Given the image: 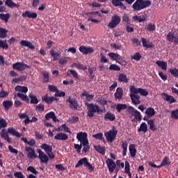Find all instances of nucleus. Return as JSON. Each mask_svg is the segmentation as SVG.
<instances>
[{
	"mask_svg": "<svg viewBox=\"0 0 178 178\" xmlns=\"http://www.w3.org/2000/svg\"><path fill=\"white\" fill-rule=\"evenodd\" d=\"M94 148L95 151L99 152V154H101V155H105V152H106L105 147H102L100 145H97V146L95 145L94 146Z\"/></svg>",
	"mask_w": 178,
	"mask_h": 178,
	"instance_id": "e433bc0d",
	"label": "nucleus"
},
{
	"mask_svg": "<svg viewBox=\"0 0 178 178\" xmlns=\"http://www.w3.org/2000/svg\"><path fill=\"white\" fill-rule=\"evenodd\" d=\"M156 65H158L162 70H168V63L165 61H161V60H157L156 62Z\"/></svg>",
	"mask_w": 178,
	"mask_h": 178,
	"instance_id": "c756f323",
	"label": "nucleus"
},
{
	"mask_svg": "<svg viewBox=\"0 0 178 178\" xmlns=\"http://www.w3.org/2000/svg\"><path fill=\"white\" fill-rule=\"evenodd\" d=\"M127 112L128 115H129V118H135V119H141V113L138 111L136 108L131 106H128V108H127Z\"/></svg>",
	"mask_w": 178,
	"mask_h": 178,
	"instance_id": "39448f33",
	"label": "nucleus"
},
{
	"mask_svg": "<svg viewBox=\"0 0 178 178\" xmlns=\"http://www.w3.org/2000/svg\"><path fill=\"white\" fill-rule=\"evenodd\" d=\"M123 0H112L111 3L113 6L115 8H118V6H120L121 9H127V7L124 5V3H122Z\"/></svg>",
	"mask_w": 178,
	"mask_h": 178,
	"instance_id": "2eb2a0df",
	"label": "nucleus"
},
{
	"mask_svg": "<svg viewBox=\"0 0 178 178\" xmlns=\"http://www.w3.org/2000/svg\"><path fill=\"white\" fill-rule=\"evenodd\" d=\"M143 131V133H147L148 131V126L147 125V123L142 122L140 125V127L138 129V132L140 133Z\"/></svg>",
	"mask_w": 178,
	"mask_h": 178,
	"instance_id": "2f4dec72",
	"label": "nucleus"
},
{
	"mask_svg": "<svg viewBox=\"0 0 178 178\" xmlns=\"http://www.w3.org/2000/svg\"><path fill=\"white\" fill-rule=\"evenodd\" d=\"M49 54L53 58L54 60H59V59H60V53L55 51L54 49H51L49 50Z\"/></svg>",
	"mask_w": 178,
	"mask_h": 178,
	"instance_id": "a211bd4d",
	"label": "nucleus"
},
{
	"mask_svg": "<svg viewBox=\"0 0 178 178\" xmlns=\"http://www.w3.org/2000/svg\"><path fill=\"white\" fill-rule=\"evenodd\" d=\"M67 102L70 104V108L71 109H74V111H77V108H79V103L76 99H72V97H69L67 99Z\"/></svg>",
	"mask_w": 178,
	"mask_h": 178,
	"instance_id": "f8f14e48",
	"label": "nucleus"
},
{
	"mask_svg": "<svg viewBox=\"0 0 178 178\" xmlns=\"http://www.w3.org/2000/svg\"><path fill=\"white\" fill-rule=\"evenodd\" d=\"M2 105L5 111H9L10 108L13 106V102L10 100H5L3 102Z\"/></svg>",
	"mask_w": 178,
	"mask_h": 178,
	"instance_id": "4be33fe9",
	"label": "nucleus"
},
{
	"mask_svg": "<svg viewBox=\"0 0 178 178\" xmlns=\"http://www.w3.org/2000/svg\"><path fill=\"white\" fill-rule=\"evenodd\" d=\"M10 18V14L6 13V14H0V19L1 20H3L6 23H8L9 19Z\"/></svg>",
	"mask_w": 178,
	"mask_h": 178,
	"instance_id": "49530a36",
	"label": "nucleus"
},
{
	"mask_svg": "<svg viewBox=\"0 0 178 178\" xmlns=\"http://www.w3.org/2000/svg\"><path fill=\"white\" fill-rule=\"evenodd\" d=\"M131 60L134 59V60H137V62H138V60L141 59V54H140V52L135 53L134 56L131 57Z\"/></svg>",
	"mask_w": 178,
	"mask_h": 178,
	"instance_id": "3c124183",
	"label": "nucleus"
},
{
	"mask_svg": "<svg viewBox=\"0 0 178 178\" xmlns=\"http://www.w3.org/2000/svg\"><path fill=\"white\" fill-rule=\"evenodd\" d=\"M82 145L83 146V152H88V151H90V145H89V143L88 142V143H85L84 144H82Z\"/></svg>",
	"mask_w": 178,
	"mask_h": 178,
	"instance_id": "0e129e2a",
	"label": "nucleus"
},
{
	"mask_svg": "<svg viewBox=\"0 0 178 178\" xmlns=\"http://www.w3.org/2000/svg\"><path fill=\"white\" fill-rule=\"evenodd\" d=\"M132 20H134V22H138L139 23H143V22L147 21V18L144 15L143 17L135 15L132 17Z\"/></svg>",
	"mask_w": 178,
	"mask_h": 178,
	"instance_id": "f704fd0d",
	"label": "nucleus"
},
{
	"mask_svg": "<svg viewBox=\"0 0 178 178\" xmlns=\"http://www.w3.org/2000/svg\"><path fill=\"white\" fill-rule=\"evenodd\" d=\"M104 136L108 143H113V140L116 138V136H118V130H116V127H113L112 129L106 132Z\"/></svg>",
	"mask_w": 178,
	"mask_h": 178,
	"instance_id": "20e7f679",
	"label": "nucleus"
},
{
	"mask_svg": "<svg viewBox=\"0 0 178 178\" xmlns=\"http://www.w3.org/2000/svg\"><path fill=\"white\" fill-rule=\"evenodd\" d=\"M88 134H87V132H79L76 134V138L80 141L81 144L86 145L88 142Z\"/></svg>",
	"mask_w": 178,
	"mask_h": 178,
	"instance_id": "6e6552de",
	"label": "nucleus"
},
{
	"mask_svg": "<svg viewBox=\"0 0 178 178\" xmlns=\"http://www.w3.org/2000/svg\"><path fill=\"white\" fill-rule=\"evenodd\" d=\"M129 149L131 158H136V155H137V149H136V145L131 144L129 147Z\"/></svg>",
	"mask_w": 178,
	"mask_h": 178,
	"instance_id": "6ab92c4d",
	"label": "nucleus"
},
{
	"mask_svg": "<svg viewBox=\"0 0 178 178\" xmlns=\"http://www.w3.org/2000/svg\"><path fill=\"white\" fill-rule=\"evenodd\" d=\"M67 138H69L67 134L62 132L58 133L54 136V140H60L61 141H66Z\"/></svg>",
	"mask_w": 178,
	"mask_h": 178,
	"instance_id": "dca6fc26",
	"label": "nucleus"
},
{
	"mask_svg": "<svg viewBox=\"0 0 178 178\" xmlns=\"http://www.w3.org/2000/svg\"><path fill=\"white\" fill-rule=\"evenodd\" d=\"M118 81L120 83H125L127 84L129 83V79H127V75L125 74H120L118 76Z\"/></svg>",
	"mask_w": 178,
	"mask_h": 178,
	"instance_id": "c85d7f7f",
	"label": "nucleus"
},
{
	"mask_svg": "<svg viewBox=\"0 0 178 178\" xmlns=\"http://www.w3.org/2000/svg\"><path fill=\"white\" fill-rule=\"evenodd\" d=\"M163 95L164 96V101H167L169 104H175L176 102V99L173 96L169 95L168 93H163Z\"/></svg>",
	"mask_w": 178,
	"mask_h": 178,
	"instance_id": "f3484780",
	"label": "nucleus"
},
{
	"mask_svg": "<svg viewBox=\"0 0 178 178\" xmlns=\"http://www.w3.org/2000/svg\"><path fill=\"white\" fill-rule=\"evenodd\" d=\"M22 17H28V19H35L38 15L37 13H31V11L26 10L22 15Z\"/></svg>",
	"mask_w": 178,
	"mask_h": 178,
	"instance_id": "ddd939ff",
	"label": "nucleus"
},
{
	"mask_svg": "<svg viewBox=\"0 0 178 178\" xmlns=\"http://www.w3.org/2000/svg\"><path fill=\"white\" fill-rule=\"evenodd\" d=\"M120 16L118 15H114L111 18V22L108 23V27H109V29H115V27L120 23Z\"/></svg>",
	"mask_w": 178,
	"mask_h": 178,
	"instance_id": "1a4fd4ad",
	"label": "nucleus"
},
{
	"mask_svg": "<svg viewBox=\"0 0 178 178\" xmlns=\"http://www.w3.org/2000/svg\"><path fill=\"white\" fill-rule=\"evenodd\" d=\"M0 136L1 138H3L5 140V138H7V137H9V132L6 131V130L5 129H2L0 134Z\"/></svg>",
	"mask_w": 178,
	"mask_h": 178,
	"instance_id": "5fc2aeb1",
	"label": "nucleus"
},
{
	"mask_svg": "<svg viewBox=\"0 0 178 178\" xmlns=\"http://www.w3.org/2000/svg\"><path fill=\"white\" fill-rule=\"evenodd\" d=\"M110 70H115V72H120V67L118 66L116 64H111L109 67Z\"/></svg>",
	"mask_w": 178,
	"mask_h": 178,
	"instance_id": "6e6d98bb",
	"label": "nucleus"
},
{
	"mask_svg": "<svg viewBox=\"0 0 178 178\" xmlns=\"http://www.w3.org/2000/svg\"><path fill=\"white\" fill-rule=\"evenodd\" d=\"M115 99H122L123 98V89L118 88L116 92L114 93Z\"/></svg>",
	"mask_w": 178,
	"mask_h": 178,
	"instance_id": "aec40b11",
	"label": "nucleus"
},
{
	"mask_svg": "<svg viewBox=\"0 0 178 178\" xmlns=\"http://www.w3.org/2000/svg\"><path fill=\"white\" fill-rule=\"evenodd\" d=\"M8 133H10V134H12V136H15V137L20 138L22 136L20 133H19V131H16V129H15V128H13V127L8 128Z\"/></svg>",
	"mask_w": 178,
	"mask_h": 178,
	"instance_id": "473e14b6",
	"label": "nucleus"
},
{
	"mask_svg": "<svg viewBox=\"0 0 178 178\" xmlns=\"http://www.w3.org/2000/svg\"><path fill=\"white\" fill-rule=\"evenodd\" d=\"M74 65L76 67H77V69H79V70H87L86 65H83V64L80 63H75Z\"/></svg>",
	"mask_w": 178,
	"mask_h": 178,
	"instance_id": "bf43d9fd",
	"label": "nucleus"
},
{
	"mask_svg": "<svg viewBox=\"0 0 178 178\" xmlns=\"http://www.w3.org/2000/svg\"><path fill=\"white\" fill-rule=\"evenodd\" d=\"M83 166L86 168V169H88L90 172H94V169H95V167L92 166L90 162H88V159L87 157H84L83 159H81L75 165V168H80V166Z\"/></svg>",
	"mask_w": 178,
	"mask_h": 178,
	"instance_id": "7ed1b4c3",
	"label": "nucleus"
},
{
	"mask_svg": "<svg viewBox=\"0 0 178 178\" xmlns=\"http://www.w3.org/2000/svg\"><path fill=\"white\" fill-rule=\"evenodd\" d=\"M127 108H129L127 104L118 103L116 105L115 109L118 112V113H120L122 111H124V109L127 110Z\"/></svg>",
	"mask_w": 178,
	"mask_h": 178,
	"instance_id": "b1692460",
	"label": "nucleus"
},
{
	"mask_svg": "<svg viewBox=\"0 0 178 178\" xmlns=\"http://www.w3.org/2000/svg\"><path fill=\"white\" fill-rule=\"evenodd\" d=\"M6 37H8V31L2 27H0V38H6Z\"/></svg>",
	"mask_w": 178,
	"mask_h": 178,
	"instance_id": "09e8293b",
	"label": "nucleus"
},
{
	"mask_svg": "<svg viewBox=\"0 0 178 178\" xmlns=\"http://www.w3.org/2000/svg\"><path fill=\"white\" fill-rule=\"evenodd\" d=\"M141 40H142V44L143 47H145V48H153L154 44L152 43L147 44V39H145V38H142Z\"/></svg>",
	"mask_w": 178,
	"mask_h": 178,
	"instance_id": "de8ad7c7",
	"label": "nucleus"
},
{
	"mask_svg": "<svg viewBox=\"0 0 178 178\" xmlns=\"http://www.w3.org/2000/svg\"><path fill=\"white\" fill-rule=\"evenodd\" d=\"M146 30L147 31H149V33H154V31L156 30V26H155V24L149 23L147 25Z\"/></svg>",
	"mask_w": 178,
	"mask_h": 178,
	"instance_id": "a19ab883",
	"label": "nucleus"
},
{
	"mask_svg": "<svg viewBox=\"0 0 178 178\" xmlns=\"http://www.w3.org/2000/svg\"><path fill=\"white\" fill-rule=\"evenodd\" d=\"M13 69L18 70V72H23L26 69H31V67L24 63L17 62L13 65Z\"/></svg>",
	"mask_w": 178,
	"mask_h": 178,
	"instance_id": "0eeeda50",
	"label": "nucleus"
},
{
	"mask_svg": "<svg viewBox=\"0 0 178 178\" xmlns=\"http://www.w3.org/2000/svg\"><path fill=\"white\" fill-rule=\"evenodd\" d=\"M116 119V116L115 114L111 113V112H107L106 115H104V120H110V122H113Z\"/></svg>",
	"mask_w": 178,
	"mask_h": 178,
	"instance_id": "393cba45",
	"label": "nucleus"
},
{
	"mask_svg": "<svg viewBox=\"0 0 178 178\" xmlns=\"http://www.w3.org/2000/svg\"><path fill=\"white\" fill-rule=\"evenodd\" d=\"M42 102H46V104H51L54 102L52 97H48V94L45 95L42 97Z\"/></svg>",
	"mask_w": 178,
	"mask_h": 178,
	"instance_id": "ea45409f",
	"label": "nucleus"
},
{
	"mask_svg": "<svg viewBox=\"0 0 178 178\" xmlns=\"http://www.w3.org/2000/svg\"><path fill=\"white\" fill-rule=\"evenodd\" d=\"M132 8L134 10L139 12V10H143V0H136L133 4Z\"/></svg>",
	"mask_w": 178,
	"mask_h": 178,
	"instance_id": "4468645a",
	"label": "nucleus"
},
{
	"mask_svg": "<svg viewBox=\"0 0 178 178\" xmlns=\"http://www.w3.org/2000/svg\"><path fill=\"white\" fill-rule=\"evenodd\" d=\"M27 171L33 173V175H38V172L35 170V168L33 166H29L27 168Z\"/></svg>",
	"mask_w": 178,
	"mask_h": 178,
	"instance_id": "680f3d73",
	"label": "nucleus"
},
{
	"mask_svg": "<svg viewBox=\"0 0 178 178\" xmlns=\"http://www.w3.org/2000/svg\"><path fill=\"white\" fill-rule=\"evenodd\" d=\"M170 163H172V162H170V160L169 159V157H168V156H165L163 159L161 165H156V164L154 163V162H152V161L149 162V166H152V168H158L159 169L163 166H170Z\"/></svg>",
	"mask_w": 178,
	"mask_h": 178,
	"instance_id": "423d86ee",
	"label": "nucleus"
},
{
	"mask_svg": "<svg viewBox=\"0 0 178 178\" xmlns=\"http://www.w3.org/2000/svg\"><path fill=\"white\" fill-rule=\"evenodd\" d=\"M5 5L8 6V8H19V5L16 4L12 0H6Z\"/></svg>",
	"mask_w": 178,
	"mask_h": 178,
	"instance_id": "c9c22d12",
	"label": "nucleus"
},
{
	"mask_svg": "<svg viewBox=\"0 0 178 178\" xmlns=\"http://www.w3.org/2000/svg\"><path fill=\"white\" fill-rule=\"evenodd\" d=\"M171 116L172 118H174V119H178V109L172 111L171 112Z\"/></svg>",
	"mask_w": 178,
	"mask_h": 178,
	"instance_id": "774afa93",
	"label": "nucleus"
},
{
	"mask_svg": "<svg viewBox=\"0 0 178 178\" xmlns=\"http://www.w3.org/2000/svg\"><path fill=\"white\" fill-rule=\"evenodd\" d=\"M15 91H19V92H24V94H26V92L29 91V88L27 86H17L15 88Z\"/></svg>",
	"mask_w": 178,
	"mask_h": 178,
	"instance_id": "bb28decb",
	"label": "nucleus"
},
{
	"mask_svg": "<svg viewBox=\"0 0 178 178\" xmlns=\"http://www.w3.org/2000/svg\"><path fill=\"white\" fill-rule=\"evenodd\" d=\"M38 152L39 154L38 158L40 160V162L42 163H48V161H49L48 156L41 149H38Z\"/></svg>",
	"mask_w": 178,
	"mask_h": 178,
	"instance_id": "9b49d317",
	"label": "nucleus"
},
{
	"mask_svg": "<svg viewBox=\"0 0 178 178\" xmlns=\"http://www.w3.org/2000/svg\"><path fill=\"white\" fill-rule=\"evenodd\" d=\"M155 113V110L152 107H149L145 111V114L150 117L154 116Z\"/></svg>",
	"mask_w": 178,
	"mask_h": 178,
	"instance_id": "a18cd8bd",
	"label": "nucleus"
},
{
	"mask_svg": "<svg viewBox=\"0 0 178 178\" xmlns=\"http://www.w3.org/2000/svg\"><path fill=\"white\" fill-rule=\"evenodd\" d=\"M88 111H87V116L91 119L95 113H98L99 115H101V113H104V110L102 109L99 105L94 104L92 103H86V104Z\"/></svg>",
	"mask_w": 178,
	"mask_h": 178,
	"instance_id": "f03ea898",
	"label": "nucleus"
},
{
	"mask_svg": "<svg viewBox=\"0 0 178 178\" xmlns=\"http://www.w3.org/2000/svg\"><path fill=\"white\" fill-rule=\"evenodd\" d=\"M55 115V112L51 111L48 113H47L44 116L46 120H49V119H52L53 116Z\"/></svg>",
	"mask_w": 178,
	"mask_h": 178,
	"instance_id": "052dcab7",
	"label": "nucleus"
},
{
	"mask_svg": "<svg viewBox=\"0 0 178 178\" xmlns=\"http://www.w3.org/2000/svg\"><path fill=\"white\" fill-rule=\"evenodd\" d=\"M85 15L88 17V19H92V17H95V16H99V12L92 11L90 13H85Z\"/></svg>",
	"mask_w": 178,
	"mask_h": 178,
	"instance_id": "37998d69",
	"label": "nucleus"
},
{
	"mask_svg": "<svg viewBox=\"0 0 178 178\" xmlns=\"http://www.w3.org/2000/svg\"><path fill=\"white\" fill-rule=\"evenodd\" d=\"M167 40L170 42H175V40H176V37L173 35V33H172L171 32H169L167 35Z\"/></svg>",
	"mask_w": 178,
	"mask_h": 178,
	"instance_id": "8fccbe9b",
	"label": "nucleus"
},
{
	"mask_svg": "<svg viewBox=\"0 0 178 178\" xmlns=\"http://www.w3.org/2000/svg\"><path fill=\"white\" fill-rule=\"evenodd\" d=\"M48 89L49 90V91H51V92H57L58 91V87H56V86L54 85H49L48 86Z\"/></svg>",
	"mask_w": 178,
	"mask_h": 178,
	"instance_id": "e2e57ef3",
	"label": "nucleus"
},
{
	"mask_svg": "<svg viewBox=\"0 0 178 178\" xmlns=\"http://www.w3.org/2000/svg\"><path fill=\"white\" fill-rule=\"evenodd\" d=\"M147 124H149V129L150 130H152V131H156V126H155V120H149L147 122Z\"/></svg>",
	"mask_w": 178,
	"mask_h": 178,
	"instance_id": "79ce46f5",
	"label": "nucleus"
},
{
	"mask_svg": "<svg viewBox=\"0 0 178 178\" xmlns=\"http://www.w3.org/2000/svg\"><path fill=\"white\" fill-rule=\"evenodd\" d=\"M54 97H66V93L58 90L57 92L55 93Z\"/></svg>",
	"mask_w": 178,
	"mask_h": 178,
	"instance_id": "69168bd1",
	"label": "nucleus"
},
{
	"mask_svg": "<svg viewBox=\"0 0 178 178\" xmlns=\"http://www.w3.org/2000/svg\"><path fill=\"white\" fill-rule=\"evenodd\" d=\"M127 140L121 141V147L122 148V156H126L127 155Z\"/></svg>",
	"mask_w": 178,
	"mask_h": 178,
	"instance_id": "5701e85b",
	"label": "nucleus"
},
{
	"mask_svg": "<svg viewBox=\"0 0 178 178\" xmlns=\"http://www.w3.org/2000/svg\"><path fill=\"white\" fill-rule=\"evenodd\" d=\"M0 47L3 48V49H8V48H9V46H8V42H6V40H0Z\"/></svg>",
	"mask_w": 178,
	"mask_h": 178,
	"instance_id": "603ef678",
	"label": "nucleus"
},
{
	"mask_svg": "<svg viewBox=\"0 0 178 178\" xmlns=\"http://www.w3.org/2000/svg\"><path fill=\"white\" fill-rule=\"evenodd\" d=\"M20 44L22 45V47H28V48L30 49H35V47L33 44V43L27 40H21Z\"/></svg>",
	"mask_w": 178,
	"mask_h": 178,
	"instance_id": "412c9836",
	"label": "nucleus"
},
{
	"mask_svg": "<svg viewBox=\"0 0 178 178\" xmlns=\"http://www.w3.org/2000/svg\"><path fill=\"white\" fill-rule=\"evenodd\" d=\"M108 56L111 58L113 60H115V62H118V60H122V57L120 56V55L116 53H113V52L109 53Z\"/></svg>",
	"mask_w": 178,
	"mask_h": 178,
	"instance_id": "72a5a7b5",
	"label": "nucleus"
},
{
	"mask_svg": "<svg viewBox=\"0 0 178 178\" xmlns=\"http://www.w3.org/2000/svg\"><path fill=\"white\" fill-rule=\"evenodd\" d=\"M106 163L107 165L108 172H110V173H113V172H115V169H116V163L111 159H107L106 160Z\"/></svg>",
	"mask_w": 178,
	"mask_h": 178,
	"instance_id": "9d476101",
	"label": "nucleus"
},
{
	"mask_svg": "<svg viewBox=\"0 0 178 178\" xmlns=\"http://www.w3.org/2000/svg\"><path fill=\"white\" fill-rule=\"evenodd\" d=\"M42 74L43 76V82L49 83V72L47 71H43L42 72Z\"/></svg>",
	"mask_w": 178,
	"mask_h": 178,
	"instance_id": "c03bdc74",
	"label": "nucleus"
},
{
	"mask_svg": "<svg viewBox=\"0 0 178 178\" xmlns=\"http://www.w3.org/2000/svg\"><path fill=\"white\" fill-rule=\"evenodd\" d=\"M97 71V67H88V72H89V77L90 80H94L95 78V72Z\"/></svg>",
	"mask_w": 178,
	"mask_h": 178,
	"instance_id": "cd10ccee",
	"label": "nucleus"
},
{
	"mask_svg": "<svg viewBox=\"0 0 178 178\" xmlns=\"http://www.w3.org/2000/svg\"><path fill=\"white\" fill-rule=\"evenodd\" d=\"M14 176L17 178H26L22 172H15Z\"/></svg>",
	"mask_w": 178,
	"mask_h": 178,
	"instance_id": "338daca9",
	"label": "nucleus"
},
{
	"mask_svg": "<svg viewBox=\"0 0 178 178\" xmlns=\"http://www.w3.org/2000/svg\"><path fill=\"white\" fill-rule=\"evenodd\" d=\"M40 148L42 149H44L46 154H49V152H52V147L47 143L42 144Z\"/></svg>",
	"mask_w": 178,
	"mask_h": 178,
	"instance_id": "a878e982",
	"label": "nucleus"
},
{
	"mask_svg": "<svg viewBox=\"0 0 178 178\" xmlns=\"http://www.w3.org/2000/svg\"><path fill=\"white\" fill-rule=\"evenodd\" d=\"M148 6H151V1L142 0L143 9H145V8H148Z\"/></svg>",
	"mask_w": 178,
	"mask_h": 178,
	"instance_id": "4d7b16f0",
	"label": "nucleus"
},
{
	"mask_svg": "<svg viewBox=\"0 0 178 178\" xmlns=\"http://www.w3.org/2000/svg\"><path fill=\"white\" fill-rule=\"evenodd\" d=\"M17 97L22 99V101H24V102H26V104H30V99L27 95H23V93L18 92L17 93Z\"/></svg>",
	"mask_w": 178,
	"mask_h": 178,
	"instance_id": "7c9ffc66",
	"label": "nucleus"
},
{
	"mask_svg": "<svg viewBox=\"0 0 178 178\" xmlns=\"http://www.w3.org/2000/svg\"><path fill=\"white\" fill-rule=\"evenodd\" d=\"M169 72L172 76H173V77H178V70L177 68L170 70Z\"/></svg>",
	"mask_w": 178,
	"mask_h": 178,
	"instance_id": "13d9d810",
	"label": "nucleus"
},
{
	"mask_svg": "<svg viewBox=\"0 0 178 178\" xmlns=\"http://www.w3.org/2000/svg\"><path fill=\"white\" fill-rule=\"evenodd\" d=\"M130 98L131 99L134 105H140L141 104V101L140 100V95H141L143 97H147L148 95V91L145 89H143L141 88H136L134 86H131L129 88Z\"/></svg>",
	"mask_w": 178,
	"mask_h": 178,
	"instance_id": "f257e3e1",
	"label": "nucleus"
},
{
	"mask_svg": "<svg viewBox=\"0 0 178 178\" xmlns=\"http://www.w3.org/2000/svg\"><path fill=\"white\" fill-rule=\"evenodd\" d=\"M103 136H104V134L101 132L97 134H93L92 136L93 138H95L96 140H99L100 141H103V143H106L105 138Z\"/></svg>",
	"mask_w": 178,
	"mask_h": 178,
	"instance_id": "58836bf2",
	"label": "nucleus"
},
{
	"mask_svg": "<svg viewBox=\"0 0 178 178\" xmlns=\"http://www.w3.org/2000/svg\"><path fill=\"white\" fill-rule=\"evenodd\" d=\"M122 21H124L127 24H130V17H129V15L124 13L122 15Z\"/></svg>",
	"mask_w": 178,
	"mask_h": 178,
	"instance_id": "864d4df0",
	"label": "nucleus"
},
{
	"mask_svg": "<svg viewBox=\"0 0 178 178\" xmlns=\"http://www.w3.org/2000/svg\"><path fill=\"white\" fill-rule=\"evenodd\" d=\"M29 98L31 99V104H33V105H37L40 101L38 100V98H37V96L33 95V94H29Z\"/></svg>",
	"mask_w": 178,
	"mask_h": 178,
	"instance_id": "4c0bfd02",
	"label": "nucleus"
}]
</instances>
